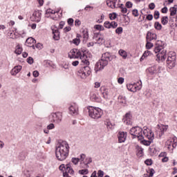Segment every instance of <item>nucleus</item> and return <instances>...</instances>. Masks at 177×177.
<instances>
[{
	"instance_id": "nucleus-44",
	"label": "nucleus",
	"mask_w": 177,
	"mask_h": 177,
	"mask_svg": "<svg viewBox=\"0 0 177 177\" xmlns=\"http://www.w3.org/2000/svg\"><path fill=\"white\" fill-rule=\"evenodd\" d=\"M115 32L116 34H122V27H119V28H117L116 30H115Z\"/></svg>"
},
{
	"instance_id": "nucleus-26",
	"label": "nucleus",
	"mask_w": 177,
	"mask_h": 177,
	"mask_svg": "<svg viewBox=\"0 0 177 177\" xmlns=\"http://www.w3.org/2000/svg\"><path fill=\"white\" fill-rule=\"evenodd\" d=\"M21 52H23V48L18 44L15 48V53L16 55H21Z\"/></svg>"
},
{
	"instance_id": "nucleus-60",
	"label": "nucleus",
	"mask_w": 177,
	"mask_h": 177,
	"mask_svg": "<svg viewBox=\"0 0 177 177\" xmlns=\"http://www.w3.org/2000/svg\"><path fill=\"white\" fill-rule=\"evenodd\" d=\"M75 26H81V21H80L79 19H76L75 21Z\"/></svg>"
},
{
	"instance_id": "nucleus-31",
	"label": "nucleus",
	"mask_w": 177,
	"mask_h": 177,
	"mask_svg": "<svg viewBox=\"0 0 177 177\" xmlns=\"http://www.w3.org/2000/svg\"><path fill=\"white\" fill-rule=\"evenodd\" d=\"M78 174L80 175H88L89 174V170H88V169H81L78 171Z\"/></svg>"
},
{
	"instance_id": "nucleus-53",
	"label": "nucleus",
	"mask_w": 177,
	"mask_h": 177,
	"mask_svg": "<svg viewBox=\"0 0 177 177\" xmlns=\"http://www.w3.org/2000/svg\"><path fill=\"white\" fill-rule=\"evenodd\" d=\"M155 8H156V4H154V3H149V8L151 10H154Z\"/></svg>"
},
{
	"instance_id": "nucleus-52",
	"label": "nucleus",
	"mask_w": 177,
	"mask_h": 177,
	"mask_svg": "<svg viewBox=\"0 0 177 177\" xmlns=\"http://www.w3.org/2000/svg\"><path fill=\"white\" fill-rule=\"evenodd\" d=\"M68 24L69 26H73L74 24V19H73V18H70L68 19Z\"/></svg>"
},
{
	"instance_id": "nucleus-7",
	"label": "nucleus",
	"mask_w": 177,
	"mask_h": 177,
	"mask_svg": "<svg viewBox=\"0 0 177 177\" xmlns=\"http://www.w3.org/2000/svg\"><path fill=\"white\" fill-rule=\"evenodd\" d=\"M91 68L86 65L78 71L77 75L82 80H85L86 77L91 75Z\"/></svg>"
},
{
	"instance_id": "nucleus-57",
	"label": "nucleus",
	"mask_w": 177,
	"mask_h": 177,
	"mask_svg": "<svg viewBox=\"0 0 177 177\" xmlns=\"http://www.w3.org/2000/svg\"><path fill=\"white\" fill-rule=\"evenodd\" d=\"M148 71L151 74H154V73H156V70H154V68H148Z\"/></svg>"
},
{
	"instance_id": "nucleus-40",
	"label": "nucleus",
	"mask_w": 177,
	"mask_h": 177,
	"mask_svg": "<svg viewBox=\"0 0 177 177\" xmlns=\"http://www.w3.org/2000/svg\"><path fill=\"white\" fill-rule=\"evenodd\" d=\"M109 18L111 20H115L117 19V13L113 12L112 14H109Z\"/></svg>"
},
{
	"instance_id": "nucleus-18",
	"label": "nucleus",
	"mask_w": 177,
	"mask_h": 177,
	"mask_svg": "<svg viewBox=\"0 0 177 177\" xmlns=\"http://www.w3.org/2000/svg\"><path fill=\"white\" fill-rule=\"evenodd\" d=\"M91 100L92 102H97L98 103L102 102V98H100V96L97 94H95L94 93H92L90 96Z\"/></svg>"
},
{
	"instance_id": "nucleus-55",
	"label": "nucleus",
	"mask_w": 177,
	"mask_h": 177,
	"mask_svg": "<svg viewBox=\"0 0 177 177\" xmlns=\"http://www.w3.org/2000/svg\"><path fill=\"white\" fill-rule=\"evenodd\" d=\"M133 15L135 16V17H138V16H139V12L138 11V10H133Z\"/></svg>"
},
{
	"instance_id": "nucleus-14",
	"label": "nucleus",
	"mask_w": 177,
	"mask_h": 177,
	"mask_svg": "<svg viewBox=\"0 0 177 177\" xmlns=\"http://www.w3.org/2000/svg\"><path fill=\"white\" fill-rule=\"evenodd\" d=\"M41 13L39 11H35L33 12L31 19L33 21H36L37 23H39L41 21Z\"/></svg>"
},
{
	"instance_id": "nucleus-41",
	"label": "nucleus",
	"mask_w": 177,
	"mask_h": 177,
	"mask_svg": "<svg viewBox=\"0 0 177 177\" xmlns=\"http://www.w3.org/2000/svg\"><path fill=\"white\" fill-rule=\"evenodd\" d=\"M153 17L154 19H156V20L160 19V12H158V10H156L154 12Z\"/></svg>"
},
{
	"instance_id": "nucleus-64",
	"label": "nucleus",
	"mask_w": 177,
	"mask_h": 177,
	"mask_svg": "<svg viewBox=\"0 0 177 177\" xmlns=\"http://www.w3.org/2000/svg\"><path fill=\"white\" fill-rule=\"evenodd\" d=\"M132 3L131 2H130V1H127V3H126V6H127V8H131L132 7Z\"/></svg>"
},
{
	"instance_id": "nucleus-45",
	"label": "nucleus",
	"mask_w": 177,
	"mask_h": 177,
	"mask_svg": "<svg viewBox=\"0 0 177 177\" xmlns=\"http://www.w3.org/2000/svg\"><path fill=\"white\" fill-rule=\"evenodd\" d=\"M97 176H98V177H103V176H104V171H102V170H98Z\"/></svg>"
},
{
	"instance_id": "nucleus-5",
	"label": "nucleus",
	"mask_w": 177,
	"mask_h": 177,
	"mask_svg": "<svg viewBox=\"0 0 177 177\" xmlns=\"http://www.w3.org/2000/svg\"><path fill=\"white\" fill-rule=\"evenodd\" d=\"M88 110L89 117L93 118L94 120H98V118L102 117V114H103V111L102 109H100V108L88 106Z\"/></svg>"
},
{
	"instance_id": "nucleus-10",
	"label": "nucleus",
	"mask_w": 177,
	"mask_h": 177,
	"mask_svg": "<svg viewBox=\"0 0 177 177\" xmlns=\"http://www.w3.org/2000/svg\"><path fill=\"white\" fill-rule=\"evenodd\" d=\"M69 114L71 115H78V105L75 103H73L71 104V106L68 108Z\"/></svg>"
},
{
	"instance_id": "nucleus-63",
	"label": "nucleus",
	"mask_w": 177,
	"mask_h": 177,
	"mask_svg": "<svg viewBox=\"0 0 177 177\" xmlns=\"http://www.w3.org/2000/svg\"><path fill=\"white\" fill-rule=\"evenodd\" d=\"M161 12H162V13H167L168 12V8L165 7V8H162Z\"/></svg>"
},
{
	"instance_id": "nucleus-27",
	"label": "nucleus",
	"mask_w": 177,
	"mask_h": 177,
	"mask_svg": "<svg viewBox=\"0 0 177 177\" xmlns=\"http://www.w3.org/2000/svg\"><path fill=\"white\" fill-rule=\"evenodd\" d=\"M169 142H170L169 146H172V147L175 149V147H176L177 146V138H173L171 140H170Z\"/></svg>"
},
{
	"instance_id": "nucleus-6",
	"label": "nucleus",
	"mask_w": 177,
	"mask_h": 177,
	"mask_svg": "<svg viewBox=\"0 0 177 177\" xmlns=\"http://www.w3.org/2000/svg\"><path fill=\"white\" fill-rule=\"evenodd\" d=\"M143 130L140 127H135L130 129V133L134 138H138L139 140H143L145 137L143 136V133L142 132Z\"/></svg>"
},
{
	"instance_id": "nucleus-24",
	"label": "nucleus",
	"mask_w": 177,
	"mask_h": 177,
	"mask_svg": "<svg viewBox=\"0 0 177 177\" xmlns=\"http://www.w3.org/2000/svg\"><path fill=\"white\" fill-rule=\"evenodd\" d=\"M83 34V43L86 44L88 39H89V34L88 33V30H84L82 32Z\"/></svg>"
},
{
	"instance_id": "nucleus-25",
	"label": "nucleus",
	"mask_w": 177,
	"mask_h": 177,
	"mask_svg": "<svg viewBox=\"0 0 177 177\" xmlns=\"http://www.w3.org/2000/svg\"><path fill=\"white\" fill-rule=\"evenodd\" d=\"M170 16H175L177 12V5H175L174 7L170 8Z\"/></svg>"
},
{
	"instance_id": "nucleus-4",
	"label": "nucleus",
	"mask_w": 177,
	"mask_h": 177,
	"mask_svg": "<svg viewBox=\"0 0 177 177\" xmlns=\"http://www.w3.org/2000/svg\"><path fill=\"white\" fill-rule=\"evenodd\" d=\"M162 44V41L158 40L156 44V46L154 48L153 52H155V53H158L156 56L159 60L164 62V60L167 59V50L164 49Z\"/></svg>"
},
{
	"instance_id": "nucleus-20",
	"label": "nucleus",
	"mask_w": 177,
	"mask_h": 177,
	"mask_svg": "<svg viewBox=\"0 0 177 177\" xmlns=\"http://www.w3.org/2000/svg\"><path fill=\"white\" fill-rule=\"evenodd\" d=\"M160 131V134L159 136H162L164 135V132H167V129H168V125H164V124H158V125Z\"/></svg>"
},
{
	"instance_id": "nucleus-61",
	"label": "nucleus",
	"mask_w": 177,
	"mask_h": 177,
	"mask_svg": "<svg viewBox=\"0 0 177 177\" xmlns=\"http://www.w3.org/2000/svg\"><path fill=\"white\" fill-rule=\"evenodd\" d=\"M118 84H124V78L123 77H119L118 80Z\"/></svg>"
},
{
	"instance_id": "nucleus-62",
	"label": "nucleus",
	"mask_w": 177,
	"mask_h": 177,
	"mask_svg": "<svg viewBox=\"0 0 177 177\" xmlns=\"http://www.w3.org/2000/svg\"><path fill=\"white\" fill-rule=\"evenodd\" d=\"M154 175V169H151L149 171V177H153Z\"/></svg>"
},
{
	"instance_id": "nucleus-11",
	"label": "nucleus",
	"mask_w": 177,
	"mask_h": 177,
	"mask_svg": "<svg viewBox=\"0 0 177 177\" xmlns=\"http://www.w3.org/2000/svg\"><path fill=\"white\" fill-rule=\"evenodd\" d=\"M127 88L131 92H136V91H140V89H142V81H140V84L139 86H136L135 83L129 84L127 85Z\"/></svg>"
},
{
	"instance_id": "nucleus-21",
	"label": "nucleus",
	"mask_w": 177,
	"mask_h": 177,
	"mask_svg": "<svg viewBox=\"0 0 177 177\" xmlns=\"http://www.w3.org/2000/svg\"><path fill=\"white\" fill-rule=\"evenodd\" d=\"M131 113H126L122 119L123 122L127 124V125H129L131 124Z\"/></svg>"
},
{
	"instance_id": "nucleus-58",
	"label": "nucleus",
	"mask_w": 177,
	"mask_h": 177,
	"mask_svg": "<svg viewBox=\"0 0 177 177\" xmlns=\"http://www.w3.org/2000/svg\"><path fill=\"white\" fill-rule=\"evenodd\" d=\"M54 128H55V124H53V123H51L47 126V129H53Z\"/></svg>"
},
{
	"instance_id": "nucleus-46",
	"label": "nucleus",
	"mask_w": 177,
	"mask_h": 177,
	"mask_svg": "<svg viewBox=\"0 0 177 177\" xmlns=\"http://www.w3.org/2000/svg\"><path fill=\"white\" fill-rule=\"evenodd\" d=\"M104 26L106 28H111V23L109 21H105Z\"/></svg>"
},
{
	"instance_id": "nucleus-34",
	"label": "nucleus",
	"mask_w": 177,
	"mask_h": 177,
	"mask_svg": "<svg viewBox=\"0 0 177 177\" xmlns=\"http://www.w3.org/2000/svg\"><path fill=\"white\" fill-rule=\"evenodd\" d=\"M153 142V140H142V145H145V146H150V145H151V142Z\"/></svg>"
},
{
	"instance_id": "nucleus-38",
	"label": "nucleus",
	"mask_w": 177,
	"mask_h": 177,
	"mask_svg": "<svg viewBox=\"0 0 177 177\" xmlns=\"http://www.w3.org/2000/svg\"><path fill=\"white\" fill-rule=\"evenodd\" d=\"M154 27L156 30H161V28H162V26L160 25V22H156Z\"/></svg>"
},
{
	"instance_id": "nucleus-12",
	"label": "nucleus",
	"mask_w": 177,
	"mask_h": 177,
	"mask_svg": "<svg viewBox=\"0 0 177 177\" xmlns=\"http://www.w3.org/2000/svg\"><path fill=\"white\" fill-rule=\"evenodd\" d=\"M144 138H147L149 140H153L154 139V133L149 129H145L142 132Z\"/></svg>"
},
{
	"instance_id": "nucleus-49",
	"label": "nucleus",
	"mask_w": 177,
	"mask_h": 177,
	"mask_svg": "<svg viewBox=\"0 0 177 177\" xmlns=\"http://www.w3.org/2000/svg\"><path fill=\"white\" fill-rule=\"evenodd\" d=\"M103 95V97L104 99H107L108 96H109V91L105 89V92L102 93Z\"/></svg>"
},
{
	"instance_id": "nucleus-35",
	"label": "nucleus",
	"mask_w": 177,
	"mask_h": 177,
	"mask_svg": "<svg viewBox=\"0 0 177 177\" xmlns=\"http://www.w3.org/2000/svg\"><path fill=\"white\" fill-rule=\"evenodd\" d=\"M161 23L162 24H163V26L168 24V17H162L161 19Z\"/></svg>"
},
{
	"instance_id": "nucleus-54",
	"label": "nucleus",
	"mask_w": 177,
	"mask_h": 177,
	"mask_svg": "<svg viewBox=\"0 0 177 177\" xmlns=\"http://www.w3.org/2000/svg\"><path fill=\"white\" fill-rule=\"evenodd\" d=\"M27 62L29 64H32V63H34V59H32V57H29L28 59H27Z\"/></svg>"
},
{
	"instance_id": "nucleus-30",
	"label": "nucleus",
	"mask_w": 177,
	"mask_h": 177,
	"mask_svg": "<svg viewBox=\"0 0 177 177\" xmlns=\"http://www.w3.org/2000/svg\"><path fill=\"white\" fill-rule=\"evenodd\" d=\"M119 55H120L123 59H127L128 56V54H127L126 51L124 50H120Z\"/></svg>"
},
{
	"instance_id": "nucleus-28",
	"label": "nucleus",
	"mask_w": 177,
	"mask_h": 177,
	"mask_svg": "<svg viewBox=\"0 0 177 177\" xmlns=\"http://www.w3.org/2000/svg\"><path fill=\"white\" fill-rule=\"evenodd\" d=\"M80 34H77V37L75 39H74L73 40V43L75 44V45H80V42H81V41L80 40Z\"/></svg>"
},
{
	"instance_id": "nucleus-47",
	"label": "nucleus",
	"mask_w": 177,
	"mask_h": 177,
	"mask_svg": "<svg viewBox=\"0 0 177 177\" xmlns=\"http://www.w3.org/2000/svg\"><path fill=\"white\" fill-rule=\"evenodd\" d=\"M148 53L145 52L142 55V56L140 58V61L142 62V60H144L145 59H146V57H147V56H149V54H147Z\"/></svg>"
},
{
	"instance_id": "nucleus-23",
	"label": "nucleus",
	"mask_w": 177,
	"mask_h": 177,
	"mask_svg": "<svg viewBox=\"0 0 177 177\" xmlns=\"http://www.w3.org/2000/svg\"><path fill=\"white\" fill-rule=\"evenodd\" d=\"M21 71V66H17L11 71V75H16Z\"/></svg>"
},
{
	"instance_id": "nucleus-29",
	"label": "nucleus",
	"mask_w": 177,
	"mask_h": 177,
	"mask_svg": "<svg viewBox=\"0 0 177 177\" xmlns=\"http://www.w3.org/2000/svg\"><path fill=\"white\" fill-rule=\"evenodd\" d=\"M100 35L96 34L94 35L93 39L98 42V44H102V41H103V38L100 37Z\"/></svg>"
},
{
	"instance_id": "nucleus-43",
	"label": "nucleus",
	"mask_w": 177,
	"mask_h": 177,
	"mask_svg": "<svg viewBox=\"0 0 177 177\" xmlns=\"http://www.w3.org/2000/svg\"><path fill=\"white\" fill-rule=\"evenodd\" d=\"M72 162L74 163L75 165H77V164H78V162H80V158H73Z\"/></svg>"
},
{
	"instance_id": "nucleus-16",
	"label": "nucleus",
	"mask_w": 177,
	"mask_h": 177,
	"mask_svg": "<svg viewBox=\"0 0 177 177\" xmlns=\"http://www.w3.org/2000/svg\"><path fill=\"white\" fill-rule=\"evenodd\" d=\"M68 174L73 175L74 170L71 168L70 165H66L65 167V172L63 173V176H68Z\"/></svg>"
},
{
	"instance_id": "nucleus-42",
	"label": "nucleus",
	"mask_w": 177,
	"mask_h": 177,
	"mask_svg": "<svg viewBox=\"0 0 177 177\" xmlns=\"http://www.w3.org/2000/svg\"><path fill=\"white\" fill-rule=\"evenodd\" d=\"M118 26V24H117V22H115V21H111V28H117Z\"/></svg>"
},
{
	"instance_id": "nucleus-13",
	"label": "nucleus",
	"mask_w": 177,
	"mask_h": 177,
	"mask_svg": "<svg viewBox=\"0 0 177 177\" xmlns=\"http://www.w3.org/2000/svg\"><path fill=\"white\" fill-rule=\"evenodd\" d=\"M51 116L53 118V122H56V124L62 122V113H53L51 114Z\"/></svg>"
},
{
	"instance_id": "nucleus-22",
	"label": "nucleus",
	"mask_w": 177,
	"mask_h": 177,
	"mask_svg": "<svg viewBox=\"0 0 177 177\" xmlns=\"http://www.w3.org/2000/svg\"><path fill=\"white\" fill-rule=\"evenodd\" d=\"M53 39L55 41H59V39H60V33L59 32V30H57V28L53 29Z\"/></svg>"
},
{
	"instance_id": "nucleus-17",
	"label": "nucleus",
	"mask_w": 177,
	"mask_h": 177,
	"mask_svg": "<svg viewBox=\"0 0 177 177\" xmlns=\"http://www.w3.org/2000/svg\"><path fill=\"white\" fill-rule=\"evenodd\" d=\"M147 41H153L157 39V35L153 32L149 31L147 33Z\"/></svg>"
},
{
	"instance_id": "nucleus-32",
	"label": "nucleus",
	"mask_w": 177,
	"mask_h": 177,
	"mask_svg": "<svg viewBox=\"0 0 177 177\" xmlns=\"http://www.w3.org/2000/svg\"><path fill=\"white\" fill-rule=\"evenodd\" d=\"M137 156L138 157H142V156H143V148L138 147L137 149Z\"/></svg>"
},
{
	"instance_id": "nucleus-36",
	"label": "nucleus",
	"mask_w": 177,
	"mask_h": 177,
	"mask_svg": "<svg viewBox=\"0 0 177 177\" xmlns=\"http://www.w3.org/2000/svg\"><path fill=\"white\" fill-rule=\"evenodd\" d=\"M120 9V12H122L124 15L128 12V9L127 8L123 7V5L120 3V7H118Z\"/></svg>"
},
{
	"instance_id": "nucleus-37",
	"label": "nucleus",
	"mask_w": 177,
	"mask_h": 177,
	"mask_svg": "<svg viewBox=\"0 0 177 177\" xmlns=\"http://www.w3.org/2000/svg\"><path fill=\"white\" fill-rule=\"evenodd\" d=\"M94 28H95V30H98V31L104 30V27H103L102 25H95L94 26Z\"/></svg>"
},
{
	"instance_id": "nucleus-1",
	"label": "nucleus",
	"mask_w": 177,
	"mask_h": 177,
	"mask_svg": "<svg viewBox=\"0 0 177 177\" xmlns=\"http://www.w3.org/2000/svg\"><path fill=\"white\" fill-rule=\"evenodd\" d=\"M70 153V145L66 141L59 142L55 149V157L58 161H64Z\"/></svg>"
},
{
	"instance_id": "nucleus-48",
	"label": "nucleus",
	"mask_w": 177,
	"mask_h": 177,
	"mask_svg": "<svg viewBox=\"0 0 177 177\" xmlns=\"http://www.w3.org/2000/svg\"><path fill=\"white\" fill-rule=\"evenodd\" d=\"M106 127H107L108 129H113V124H111V122H106Z\"/></svg>"
},
{
	"instance_id": "nucleus-8",
	"label": "nucleus",
	"mask_w": 177,
	"mask_h": 177,
	"mask_svg": "<svg viewBox=\"0 0 177 177\" xmlns=\"http://www.w3.org/2000/svg\"><path fill=\"white\" fill-rule=\"evenodd\" d=\"M176 62V55H175V53H173L171 54H169L167 59V67H169V68H174Z\"/></svg>"
},
{
	"instance_id": "nucleus-19",
	"label": "nucleus",
	"mask_w": 177,
	"mask_h": 177,
	"mask_svg": "<svg viewBox=\"0 0 177 177\" xmlns=\"http://www.w3.org/2000/svg\"><path fill=\"white\" fill-rule=\"evenodd\" d=\"M119 143H124L127 140V133L120 132L118 134Z\"/></svg>"
},
{
	"instance_id": "nucleus-56",
	"label": "nucleus",
	"mask_w": 177,
	"mask_h": 177,
	"mask_svg": "<svg viewBox=\"0 0 177 177\" xmlns=\"http://www.w3.org/2000/svg\"><path fill=\"white\" fill-rule=\"evenodd\" d=\"M32 74H33V77L37 78V77H39V72H38V71H34Z\"/></svg>"
},
{
	"instance_id": "nucleus-59",
	"label": "nucleus",
	"mask_w": 177,
	"mask_h": 177,
	"mask_svg": "<svg viewBox=\"0 0 177 177\" xmlns=\"http://www.w3.org/2000/svg\"><path fill=\"white\" fill-rule=\"evenodd\" d=\"M64 32H68V31H71V27L66 26V28H64Z\"/></svg>"
},
{
	"instance_id": "nucleus-15",
	"label": "nucleus",
	"mask_w": 177,
	"mask_h": 177,
	"mask_svg": "<svg viewBox=\"0 0 177 177\" xmlns=\"http://www.w3.org/2000/svg\"><path fill=\"white\" fill-rule=\"evenodd\" d=\"M37 42V41L35 40L32 37H28L26 41V46H29L30 48H32L33 49H35V46L34 44Z\"/></svg>"
},
{
	"instance_id": "nucleus-9",
	"label": "nucleus",
	"mask_w": 177,
	"mask_h": 177,
	"mask_svg": "<svg viewBox=\"0 0 177 177\" xmlns=\"http://www.w3.org/2000/svg\"><path fill=\"white\" fill-rule=\"evenodd\" d=\"M106 5L111 9H115V8H121L120 0H106Z\"/></svg>"
},
{
	"instance_id": "nucleus-33",
	"label": "nucleus",
	"mask_w": 177,
	"mask_h": 177,
	"mask_svg": "<svg viewBox=\"0 0 177 177\" xmlns=\"http://www.w3.org/2000/svg\"><path fill=\"white\" fill-rule=\"evenodd\" d=\"M118 102L119 103H122V104H127V100H125L124 97L119 96Z\"/></svg>"
},
{
	"instance_id": "nucleus-3",
	"label": "nucleus",
	"mask_w": 177,
	"mask_h": 177,
	"mask_svg": "<svg viewBox=\"0 0 177 177\" xmlns=\"http://www.w3.org/2000/svg\"><path fill=\"white\" fill-rule=\"evenodd\" d=\"M68 57L70 59H80L83 64H86V66H89V61H88L87 59L88 57H86L84 51H81L77 48L72 49L68 53Z\"/></svg>"
},
{
	"instance_id": "nucleus-50",
	"label": "nucleus",
	"mask_w": 177,
	"mask_h": 177,
	"mask_svg": "<svg viewBox=\"0 0 177 177\" xmlns=\"http://www.w3.org/2000/svg\"><path fill=\"white\" fill-rule=\"evenodd\" d=\"M92 9H93V7H92L91 6H86L84 8V10H86V12H91V10H92Z\"/></svg>"
},
{
	"instance_id": "nucleus-2",
	"label": "nucleus",
	"mask_w": 177,
	"mask_h": 177,
	"mask_svg": "<svg viewBox=\"0 0 177 177\" xmlns=\"http://www.w3.org/2000/svg\"><path fill=\"white\" fill-rule=\"evenodd\" d=\"M114 59V55H111L110 53H105L102 54V59H100L95 66V71H100L103 70L109 64V62H111Z\"/></svg>"
},
{
	"instance_id": "nucleus-51",
	"label": "nucleus",
	"mask_w": 177,
	"mask_h": 177,
	"mask_svg": "<svg viewBox=\"0 0 177 177\" xmlns=\"http://www.w3.org/2000/svg\"><path fill=\"white\" fill-rule=\"evenodd\" d=\"M145 163L146 165H151V164H153V161H151V159H147Z\"/></svg>"
},
{
	"instance_id": "nucleus-39",
	"label": "nucleus",
	"mask_w": 177,
	"mask_h": 177,
	"mask_svg": "<svg viewBox=\"0 0 177 177\" xmlns=\"http://www.w3.org/2000/svg\"><path fill=\"white\" fill-rule=\"evenodd\" d=\"M153 43L150 42V41H147L146 48L147 49H151L153 48Z\"/></svg>"
}]
</instances>
